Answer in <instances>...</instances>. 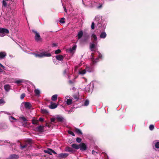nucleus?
I'll return each mask as SVG.
<instances>
[{
    "label": "nucleus",
    "instance_id": "1",
    "mask_svg": "<svg viewBox=\"0 0 159 159\" xmlns=\"http://www.w3.org/2000/svg\"><path fill=\"white\" fill-rule=\"evenodd\" d=\"M95 21L98 22L97 26L98 28H101L102 29H104L105 28L106 26L105 23L102 19V17L101 16H96Z\"/></svg>",
    "mask_w": 159,
    "mask_h": 159
},
{
    "label": "nucleus",
    "instance_id": "2",
    "mask_svg": "<svg viewBox=\"0 0 159 159\" xmlns=\"http://www.w3.org/2000/svg\"><path fill=\"white\" fill-rule=\"evenodd\" d=\"M36 57H49L51 56V54L47 52H44L39 54H34Z\"/></svg>",
    "mask_w": 159,
    "mask_h": 159
},
{
    "label": "nucleus",
    "instance_id": "3",
    "mask_svg": "<svg viewBox=\"0 0 159 159\" xmlns=\"http://www.w3.org/2000/svg\"><path fill=\"white\" fill-rule=\"evenodd\" d=\"M9 33V31L7 29L0 28V36L3 37L5 36L6 34Z\"/></svg>",
    "mask_w": 159,
    "mask_h": 159
},
{
    "label": "nucleus",
    "instance_id": "4",
    "mask_svg": "<svg viewBox=\"0 0 159 159\" xmlns=\"http://www.w3.org/2000/svg\"><path fill=\"white\" fill-rule=\"evenodd\" d=\"M91 56L92 57L91 59H92L93 65H94L96 63V62L98 61V58H101L102 57V55L100 53H98V58H97L95 59L92 55H91Z\"/></svg>",
    "mask_w": 159,
    "mask_h": 159
},
{
    "label": "nucleus",
    "instance_id": "5",
    "mask_svg": "<svg viewBox=\"0 0 159 159\" xmlns=\"http://www.w3.org/2000/svg\"><path fill=\"white\" fill-rule=\"evenodd\" d=\"M66 101V103L68 105L71 104L72 103V98L69 96H66L65 97V101Z\"/></svg>",
    "mask_w": 159,
    "mask_h": 159
},
{
    "label": "nucleus",
    "instance_id": "6",
    "mask_svg": "<svg viewBox=\"0 0 159 159\" xmlns=\"http://www.w3.org/2000/svg\"><path fill=\"white\" fill-rule=\"evenodd\" d=\"M22 104L24 105L25 107L27 110H30L32 107V105L30 102H24Z\"/></svg>",
    "mask_w": 159,
    "mask_h": 159
},
{
    "label": "nucleus",
    "instance_id": "7",
    "mask_svg": "<svg viewBox=\"0 0 159 159\" xmlns=\"http://www.w3.org/2000/svg\"><path fill=\"white\" fill-rule=\"evenodd\" d=\"M33 32L35 34V39L37 41H40L41 38L39 34L36 31L33 30Z\"/></svg>",
    "mask_w": 159,
    "mask_h": 159
},
{
    "label": "nucleus",
    "instance_id": "8",
    "mask_svg": "<svg viewBox=\"0 0 159 159\" xmlns=\"http://www.w3.org/2000/svg\"><path fill=\"white\" fill-rule=\"evenodd\" d=\"M80 148L81 150L84 151L87 149L86 145L83 143H81L79 144Z\"/></svg>",
    "mask_w": 159,
    "mask_h": 159
},
{
    "label": "nucleus",
    "instance_id": "9",
    "mask_svg": "<svg viewBox=\"0 0 159 159\" xmlns=\"http://www.w3.org/2000/svg\"><path fill=\"white\" fill-rule=\"evenodd\" d=\"M86 70L89 72H93L94 70V69L93 66H91L89 67H87L86 68Z\"/></svg>",
    "mask_w": 159,
    "mask_h": 159
},
{
    "label": "nucleus",
    "instance_id": "10",
    "mask_svg": "<svg viewBox=\"0 0 159 159\" xmlns=\"http://www.w3.org/2000/svg\"><path fill=\"white\" fill-rule=\"evenodd\" d=\"M19 158V156L16 154L11 155L8 158V159H17Z\"/></svg>",
    "mask_w": 159,
    "mask_h": 159
},
{
    "label": "nucleus",
    "instance_id": "11",
    "mask_svg": "<svg viewBox=\"0 0 159 159\" xmlns=\"http://www.w3.org/2000/svg\"><path fill=\"white\" fill-rule=\"evenodd\" d=\"M99 37L101 39H104L107 37V34L105 32L103 31L100 33Z\"/></svg>",
    "mask_w": 159,
    "mask_h": 159
},
{
    "label": "nucleus",
    "instance_id": "12",
    "mask_svg": "<svg viewBox=\"0 0 159 159\" xmlns=\"http://www.w3.org/2000/svg\"><path fill=\"white\" fill-rule=\"evenodd\" d=\"M7 55V53L5 52H0V59L4 58Z\"/></svg>",
    "mask_w": 159,
    "mask_h": 159
},
{
    "label": "nucleus",
    "instance_id": "13",
    "mask_svg": "<svg viewBox=\"0 0 159 159\" xmlns=\"http://www.w3.org/2000/svg\"><path fill=\"white\" fill-rule=\"evenodd\" d=\"M24 80L23 79H18L16 80L15 81V83L19 85L21 84L24 83Z\"/></svg>",
    "mask_w": 159,
    "mask_h": 159
},
{
    "label": "nucleus",
    "instance_id": "14",
    "mask_svg": "<svg viewBox=\"0 0 159 159\" xmlns=\"http://www.w3.org/2000/svg\"><path fill=\"white\" fill-rule=\"evenodd\" d=\"M90 48L92 51L93 50V49L96 48V44L94 42L90 43Z\"/></svg>",
    "mask_w": 159,
    "mask_h": 159
},
{
    "label": "nucleus",
    "instance_id": "15",
    "mask_svg": "<svg viewBox=\"0 0 159 159\" xmlns=\"http://www.w3.org/2000/svg\"><path fill=\"white\" fill-rule=\"evenodd\" d=\"M8 127L7 125L5 124H0V129H6Z\"/></svg>",
    "mask_w": 159,
    "mask_h": 159
},
{
    "label": "nucleus",
    "instance_id": "16",
    "mask_svg": "<svg viewBox=\"0 0 159 159\" xmlns=\"http://www.w3.org/2000/svg\"><path fill=\"white\" fill-rule=\"evenodd\" d=\"M56 119L57 121L59 122H62L63 121L64 119L62 116H57L56 117Z\"/></svg>",
    "mask_w": 159,
    "mask_h": 159
},
{
    "label": "nucleus",
    "instance_id": "17",
    "mask_svg": "<svg viewBox=\"0 0 159 159\" xmlns=\"http://www.w3.org/2000/svg\"><path fill=\"white\" fill-rule=\"evenodd\" d=\"M10 85L9 84H5L4 86V88L7 92H8L9 91L10 89Z\"/></svg>",
    "mask_w": 159,
    "mask_h": 159
},
{
    "label": "nucleus",
    "instance_id": "18",
    "mask_svg": "<svg viewBox=\"0 0 159 159\" xmlns=\"http://www.w3.org/2000/svg\"><path fill=\"white\" fill-rule=\"evenodd\" d=\"M34 93L36 96L39 97L40 96V91L39 89H35L34 90Z\"/></svg>",
    "mask_w": 159,
    "mask_h": 159
},
{
    "label": "nucleus",
    "instance_id": "19",
    "mask_svg": "<svg viewBox=\"0 0 159 159\" xmlns=\"http://www.w3.org/2000/svg\"><path fill=\"white\" fill-rule=\"evenodd\" d=\"M57 106V105L55 103H52L49 106V108L51 109H53L56 108Z\"/></svg>",
    "mask_w": 159,
    "mask_h": 159
},
{
    "label": "nucleus",
    "instance_id": "20",
    "mask_svg": "<svg viewBox=\"0 0 159 159\" xmlns=\"http://www.w3.org/2000/svg\"><path fill=\"white\" fill-rule=\"evenodd\" d=\"M57 60L58 61H62L64 57L62 55H57L56 57Z\"/></svg>",
    "mask_w": 159,
    "mask_h": 159
},
{
    "label": "nucleus",
    "instance_id": "21",
    "mask_svg": "<svg viewBox=\"0 0 159 159\" xmlns=\"http://www.w3.org/2000/svg\"><path fill=\"white\" fill-rule=\"evenodd\" d=\"M65 151L70 152L71 153H73L74 151L72 148L69 147H66L65 150Z\"/></svg>",
    "mask_w": 159,
    "mask_h": 159
},
{
    "label": "nucleus",
    "instance_id": "22",
    "mask_svg": "<svg viewBox=\"0 0 159 159\" xmlns=\"http://www.w3.org/2000/svg\"><path fill=\"white\" fill-rule=\"evenodd\" d=\"M68 155L67 153H61L59 155V157L61 158L66 157Z\"/></svg>",
    "mask_w": 159,
    "mask_h": 159
},
{
    "label": "nucleus",
    "instance_id": "23",
    "mask_svg": "<svg viewBox=\"0 0 159 159\" xmlns=\"http://www.w3.org/2000/svg\"><path fill=\"white\" fill-rule=\"evenodd\" d=\"M83 32L82 30L79 31L77 35V36L78 39H80L83 36Z\"/></svg>",
    "mask_w": 159,
    "mask_h": 159
},
{
    "label": "nucleus",
    "instance_id": "24",
    "mask_svg": "<svg viewBox=\"0 0 159 159\" xmlns=\"http://www.w3.org/2000/svg\"><path fill=\"white\" fill-rule=\"evenodd\" d=\"M71 147L73 148L76 149H78L80 148L79 145H78L75 143L72 144L71 145Z\"/></svg>",
    "mask_w": 159,
    "mask_h": 159
},
{
    "label": "nucleus",
    "instance_id": "25",
    "mask_svg": "<svg viewBox=\"0 0 159 159\" xmlns=\"http://www.w3.org/2000/svg\"><path fill=\"white\" fill-rule=\"evenodd\" d=\"M86 71H87L86 70V69L85 68V69L84 70H80L79 71V73L80 75H83L86 73Z\"/></svg>",
    "mask_w": 159,
    "mask_h": 159
},
{
    "label": "nucleus",
    "instance_id": "26",
    "mask_svg": "<svg viewBox=\"0 0 159 159\" xmlns=\"http://www.w3.org/2000/svg\"><path fill=\"white\" fill-rule=\"evenodd\" d=\"M91 38L93 39L94 41H96L97 40V37L96 35L94 33L92 34Z\"/></svg>",
    "mask_w": 159,
    "mask_h": 159
},
{
    "label": "nucleus",
    "instance_id": "27",
    "mask_svg": "<svg viewBox=\"0 0 159 159\" xmlns=\"http://www.w3.org/2000/svg\"><path fill=\"white\" fill-rule=\"evenodd\" d=\"M57 95L55 94L52 97L51 99L53 101H55L57 100Z\"/></svg>",
    "mask_w": 159,
    "mask_h": 159
},
{
    "label": "nucleus",
    "instance_id": "28",
    "mask_svg": "<svg viewBox=\"0 0 159 159\" xmlns=\"http://www.w3.org/2000/svg\"><path fill=\"white\" fill-rule=\"evenodd\" d=\"M69 73V70L68 69H65L63 72V74L64 75L66 76H67L69 77V76L68 75V74Z\"/></svg>",
    "mask_w": 159,
    "mask_h": 159
},
{
    "label": "nucleus",
    "instance_id": "29",
    "mask_svg": "<svg viewBox=\"0 0 159 159\" xmlns=\"http://www.w3.org/2000/svg\"><path fill=\"white\" fill-rule=\"evenodd\" d=\"M44 152L45 153H47L50 155H52L51 151V149L48 148L47 150H44Z\"/></svg>",
    "mask_w": 159,
    "mask_h": 159
},
{
    "label": "nucleus",
    "instance_id": "30",
    "mask_svg": "<svg viewBox=\"0 0 159 159\" xmlns=\"http://www.w3.org/2000/svg\"><path fill=\"white\" fill-rule=\"evenodd\" d=\"M9 120L11 122H12V120H14L15 121H16V119L14 117L12 116H9Z\"/></svg>",
    "mask_w": 159,
    "mask_h": 159
},
{
    "label": "nucleus",
    "instance_id": "31",
    "mask_svg": "<svg viewBox=\"0 0 159 159\" xmlns=\"http://www.w3.org/2000/svg\"><path fill=\"white\" fill-rule=\"evenodd\" d=\"M2 7H6L7 6V4L5 0H3L2 2Z\"/></svg>",
    "mask_w": 159,
    "mask_h": 159
},
{
    "label": "nucleus",
    "instance_id": "32",
    "mask_svg": "<svg viewBox=\"0 0 159 159\" xmlns=\"http://www.w3.org/2000/svg\"><path fill=\"white\" fill-rule=\"evenodd\" d=\"M19 118L20 120L23 121V122H25L27 121V119L23 116L20 117Z\"/></svg>",
    "mask_w": 159,
    "mask_h": 159
},
{
    "label": "nucleus",
    "instance_id": "33",
    "mask_svg": "<svg viewBox=\"0 0 159 159\" xmlns=\"http://www.w3.org/2000/svg\"><path fill=\"white\" fill-rule=\"evenodd\" d=\"M5 102L3 99H0V105H2L5 104Z\"/></svg>",
    "mask_w": 159,
    "mask_h": 159
},
{
    "label": "nucleus",
    "instance_id": "34",
    "mask_svg": "<svg viewBox=\"0 0 159 159\" xmlns=\"http://www.w3.org/2000/svg\"><path fill=\"white\" fill-rule=\"evenodd\" d=\"M155 146L156 148L159 149V142H155Z\"/></svg>",
    "mask_w": 159,
    "mask_h": 159
},
{
    "label": "nucleus",
    "instance_id": "35",
    "mask_svg": "<svg viewBox=\"0 0 159 159\" xmlns=\"http://www.w3.org/2000/svg\"><path fill=\"white\" fill-rule=\"evenodd\" d=\"M89 101L88 100H86L84 102V106H87L89 105Z\"/></svg>",
    "mask_w": 159,
    "mask_h": 159
},
{
    "label": "nucleus",
    "instance_id": "36",
    "mask_svg": "<svg viewBox=\"0 0 159 159\" xmlns=\"http://www.w3.org/2000/svg\"><path fill=\"white\" fill-rule=\"evenodd\" d=\"M38 122V120H32V123L34 125H37Z\"/></svg>",
    "mask_w": 159,
    "mask_h": 159
},
{
    "label": "nucleus",
    "instance_id": "37",
    "mask_svg": "<svg viewBox=\"0 0 159 159\" xmlns=\"http://www.w3.org/2000/svg\"><path fill=\"white\" fill-rule=\"evenodd\" d=\"M42 112L43 113L47 114L48 113V111L47 110L45 109H41Z\"/></svg>",
    "mask_w": 159,
    "mask_h": 159
},
{
    "label": "nucleus",
    "instance_id": "38",
    "mask_svg": "<svg viewBox=\"0 0 159 159\" xmlns=\"http://www.w3.org/2000/svg\"><path fill=\"white\" fill-rule=\"evenodd\" d=\"M76 48V45H74L72 48L70 49V51L72 52L73 50H75Z\"/></svg>",
    "mask_w": 159,
    "mask_h": 159
},
{
    "label": "nucleus",
    "instance_id": "39",
    "mask_svg": "<svg viewBox=\"0 0 159 159\" xmlns=\"http://www.w3.org/2000/svg\"><path fill=\"white\" fill-rule=\"evenodd\" d=\"M38 129L39 131H42L43 130V127L41 125H39L38 127Z\"/></svg>",
    "mask_w": 159,
    "mask_h": 159
},
{
    "label": "nucleus",
    "instance_id": "40",
    "mask_svg": "<svg viewBox=\"0 0 159 159\" xmlns=\"http://www.w3.org/2000/svg\"><path fill=\"white\" fill-rule=\"evenodd\" d=\"M27 146V144H25L24 145H22L21 144L20 145V148L21 149H23L24 148H26Z\"/></svg>",
    "mask_w": 159,
    "mask_h": 159
},
{
    "label": "nucleus",
    "instance_id": "41",
    "mask_svg": "<svg viewBox=\"0 0 159 159\" xmlns=\"http://www.w3.org/2000/svg\"><path fill=\"white\" fill-rule=\"evenodd\" d=\"M59 22L63 24L65 23L64 18L63 17L61 18V20H60Z\"/></svg>",
    "mask_w": 159,
    "mask_h": 159
},
{
    "label": "nucleus",
    "instance_id": "42",
    "mask_svg": "<svg viewBox=\"0 0 159 159\" xmlns=\"http://www.w3.org/2000/svg\"><path fill=\"white\" fill-rule=\"evenodd\" d=\"M68 133L72 135V136H75V134H74V133H73V132L72 131H70V130H68Z\"/></svg>",
    "mask_w": 159,
    "mask_h": 159
},
{
    "label": "nucleus",
    "instance_id": "43",
    "mask_svg": "<svg viewBox=\"0 0 159 159\" xmlns=\"http://www.w3.org/2000/svg\"><path fill=\"white\" fill-rule=\"evenodd\" d=\"M95 28V23L94 22H93L92 23L91 25V29L92 30H93Z\"/></svg>",
    "mask_w": 159,
    "mask_h": 159
},
{
    "label": "nucleus",
    "instance_id": "44",
    "mask_svg": "<svg viewBox=\"0 0 159 159\" xmlns=\"http://www.w3.org/2000/svg\"><path fill=\"white\" fill-rule=\"evenodd\" d=\"M53 61L54 63L56 65H58L59 64V62L57 61V59L56 60L53 59Z\"/></svg>",
    "mask_w": 159,
    "mask_h": 159
},
{
    "label": "nucleus",
    "instance_id": "45",
    "mask_svg": "<svg viewBox=\"0 0 159 159\" xmlns=\"http://www.w3.org/2000/svg\"><path fill=\"white\" fill-rule=\"evenodd\" d=\"M149 129L151 130H152L154 128V126L152 125H151L149 126Z\"/></svg>",
    "mask_w": 159,
    "mask_h": 159
},
{
    "label": "nucleus",
    "instance_id": "46",
    "mask_svg": "<svg viewBox=\"0 0 159 159\" xmlns=\"http://www.w3.org/2000/svg\"><path fill=\"white\" fill-rule=\"evenodd\" d=\"M76 132L79 134H82V132L79 129H76Z\"/></svg>",
    "mask_w": 159,
    "mask_h": 159
},
{
    "label": "nucleus",
    "instance_id": "47",
    "mask_svg": "<svg viewBox=\"0 0 159 159\" xmlns=\"http://www.w3.org/2000/svg\"><path fill=\"white\" fill-rule=\"evenodd\" d=\"M25 93H23L20 96V99H23L25 97Z\"/></svg>",
    "mask_w": 159,
    "mask_h": 159
},
{
    "label": "nucleus",
    "instance_id": "48",
    "mask_svg": "<svg viewBox=\"0 0 159 159\" xmlns=\"http://www.w3.org/2000/svg\"><path fill=\"white\" fill-rule=\"evenodd\" d=\"M60 52L61 50L60 49H58L55 51V54H57L60 53Z\"/></svg>",
    "mask_w": 159,
    "mask_h": 159
},
{
    "label": "nucleus",
    "instance_id": "49",
    "mask_svg": "<svg viewBox=\"0 0 159 159\" xmlns=\"http://www.w3.org/2000/svg\"><path fill=\"white\" fill-rule=\"evenodd\" d=\"M76 141L78 143H80L81 142V139L80 138L78 137L76 139Z\"/></svg>",
    "mask_w": 159,
    "mask_h": 159
},
{
    "label": "nucleus",
    "instance_id": "50",
    "mask_svg": "<svg viewBox=\"0 0 159 159\" xmlns=\"http://www.w3.org/2000/svg\"><path fill=\"white\" fill-rule=\"evenodd\" d=\"M2 112H3L7 115H10L11 114L9 113V112H7V111H1L0 112L1 113Z\"/></svg>",
    "mask_w": 159,
    "mask_h": 159
},
{
    "label": "nucleus",
    "instance_id": "51",
    "mask_svg": "<svg viewBox=\"0 0 159 159\" xmlns=\"http://www.w3.org/2000/svg\"><path fill=\"white\" fill-rule=\"evenodd\" d=\"M73 97L74 98L75 100H77L78 99L77 96L75 95L73 96Z\"/></svg>",
    "mask_w": 159,
    "mask_h": 159
},
{
    "label": "nucleus",
    "instance_id": "52",
    "mask_svg": "<svg viewBox=\"0 0 159 159\" xmlns=\"http://www.w3.org/2000/svg\"><path fill=\"white\" fill-rule=\"evenodd\" d=\"M51 153H52L55 154H57V153L55 151H54L53 150L51 149Z\"/></svg>",
    "mask_w": 159,
    "mask_h": 159
},
{
    "label": "nucleus",
    "instance_id": "53",
    "mask_svg": "<svg viewBox=\"0 0 159 159\" xmlns=\"http://www.w3.org/2000/svg\"><path fill=\"white\" fill-rule=\"evenodd\" d=\"M0 67H2L4 70H5V67L3 65L0 63Z\"/></svg>",
    "mask_w": 159,
    "mask_h": 159
},
{
    "label": "nucleus",
    "instance_id": "54",
    "mask_svg": "<svg viewBox=\"0 0 159 159\" xmlns=\"http://www.w3.org/2000/svg\"><path fill=\"white\" fill-rule=\"evenodd\" d=\"M4 142H5L3 141L0 140V145H2Z\"/></svg>",
    "mask_w": 159,
    "mask_h": 159
},
{
    "label": "nucleus",
    "instance_id": "55",
    "mask_svg": "<svg viewBox=\"0 0 159 159\" xmlns=\"http://www.w3.org/2000/svg\"><path fill=\"white\" fill-rule=\"evenodd\" d=\"M92 154L95 155L97 153V152L94 151V150H93L92 152Z\"/></svg>",
    "mask_w": 159,
    "mask_h": 159
},
{
    "label": "nucleus",
    "instance_id": "56",
    "mask_svg": "<svg viewBox=\"0 0 159 159\" xmlns=\"http://www.w3.org/2000/svg\"><path fill=\"white\" fill-rule=\"evenodd\" d=\"M39 120L40 121H43V119L42 117L39 118Z\"/></svg>",
    "mask_w": 159,
    "mask_h": 159
},
{
    "label": "nucleus",
    "instance_id": "57",
    "mask_svg": "<svg viewBox=\"0 0 159 159\" xmlns=\"http://www.w3.org/2000/svg\"><path fill=\"white\" fill-rule=\"evenodd\" d=\"M52 47H56V46H57V44L56 43H53L52 44Z\"/></svg>",
    "mask_w": 159,
    "mask_h": 159
},
{
    "label": "nucleus",
    "instance_id": "58",
    "mask_svg": "<svg viewBox=\"0 0 159 159\" xmlns=\"http://www.w3.org/2000/svg\"><path fill=\"white\" fill-rule=\"evenodd\" d=\"M56 118H52L51 119V121L52 122H54L56 120Z\"/></svg>",
    "mask_w": 159,
    "mask_h": 159
},
{
    "label": "nucleus",
    "instance_id": "59",
    "mask_svg": "<svg viewBox=\"0 0 159 159\" xmlns=\"http://www.w3.org/2000/svg\"><path fill=\"white\" fill-rule=\"evenodd\" d=\"M102 4H101L100 5H99V6H98V9H100L102 7Z\"/></svg>",
    "mask_w": 159,
    "mask_h": 159
},
{
    "label": "nucleus",
    "instance_id": "60",
    "mask_svg": "<svg viewBox=\"0 0 159 159\" xmlns=\"http://www.w3.org/2000/svg\"><path fill=\"white\" fill-rule=\"evenodd\" d=\"M72 111V110H69V111H68V112H71Z\"/></svg>",
    "mask_w": 159,
    "mask_h": 159
},
{
    "label": "nucleus",
    "instance_id": "61",
    "mask_svg": "<svg viewBox=\"0 0 159 159\" xmlns=\"http://www.w3.org/2000/svg\"><path fill=\"white\" fill-rule=\"evenodd\" d=\"M69 82L70 83V84H72V82L71 80H69Z\"/></svg>",
    "mask_w": 159,
    "mask_h": 159
},
{
    "label": "nucleus",
    "instance_id": "62",
    "mask_svg": "<svg viewBox=\"0 0 159 159\" xmlns=\"http://www.w3.org/2000/svg\"><path fill=\"white\" fill-rule=\"evenodd\" d=\"M64 10H65V11L66 12V9L65 8H64Z\"/></svg>",
    "mask_w": 159,
    "mask_h": 159
},
{
    "label": "nucleus",
    "instance_id": "63",
    "mask_svg": "<svg viewBox=\"0 0 159 159\" xmlns=\"http://www.w3.org/2000/svg\"><path fill=\"white\" fill-rule=\"evenodd\" d=\"M8 0H5V1H8Z\"/></svg>",
    "mask_w": 159,
    "mask_h": 159
},
{
    "label": "nucleus",
    "instance_id": "64",
    "mask_svg": "<svg viewBox=\"0 0 159 159\" xmlns=\"http://www.w3.org/2000/svg\"><path fill=\"white\" fill-rule=\"evenodd\" d=\"M71 0H70V1H71ZM69 1H70V0H69Z\"/></svg>",
    "mask_w": 159,
    "mask_h": 159
}]
</instances>
